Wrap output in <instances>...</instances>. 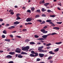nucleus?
Here are the masks:
<instances>
[{
    "instance_id": "nucleus-33",
    "label": "nucleus",
    "mask_w": 63,
    "mask_h": 63,
    "mask_svg": "<svg viewBox=\"0 0 63 63\" xmlns=\"http://www.w3.org/2000/svg\"><path fill=\"white\" fill-rule=\"evenodd\" d=\"M36 12H37L38 13H40V10H37L36 11Z\"/></svg>"
},
{
    "instance_id": "nucleus-25",
    "label": "nucleus",
    "mask_w": 63,
    "mask_h": 63,
    "mask_svg": "<svg viewBox=\"0 0 63 63\" xmlns=\"http://www.w3.org/2000/svg\"><path fill=\"white\" fill-rule=\"evenodd\" d=\"M51 45V43H48V44H47L46 45V46H47V47H48V46H50Z\"/></svg>"
},
{
    "instance_id": "nucleus-47",
    "label": "nucleus",
    "mask_w": 63,
    "mask_h": 63,
    "mask_svg": "<svg viewBox=\"0 0 63 63\" xmlns=\"http://www.w3.org/2000/svg\"><path fill=\"white\" fill-rule=\"evenodd\" d=\"M10 37H11V38H13L14 37V36H13V35L12 34H11L10 35Z\"/></svg>"
},
{
    "instance_id": "nucleus-28",
    "label": "nucleus",
    "mask_w": 63,
    "mask_h": 63,
    "mask_svg": "<svg viewBox=\"0 0 63 63\" xmlns=\"http://www.w3.org/2000/svg\"><path fill=\"white\" fill-rule=\"evenodd\" d=\"M34 54H35V56H38V53H35Z\"/></svg>"
},
{
    "instance_id": "nucleus-10",
    "label": "nucleus",
    "mask_w": 63,
    "mask_h": 63,
    "mask_svg": "<svg viewBox=\"0 0 63 63\" xmlns=\"http://www.w3.org/2000/svg\"><path fill=\"white\" fill-rule=\"evenodd\" d=\"M56 16L55 15H50V17H54Z\"/></svg>"
},
{
    "instance_id": "nucleus-44",
    "label": "nucleus",
    "mask_w": 63,
    "mask_h": 63,
    "mask_svg": "<svg viewBox=\"0 0 63 63\" xmlns=\"http://www.w3.org/2000/svg\"><path fill=\"white\" fill-rule=\"evenodd\" d=\"M37 21H39L40 22H42V20H37Z\"/></svg>"
},
{
    "instance_id": "nucleus-61",
    "label": "nucleus",
    "mask_w": 63,
    "mask_h": 63,
    "mask_svg": "<svg viewBox=\"0 0 63 63\" xmlns=\"http://www.w3.org/2000/svg\"><path fill=\"white\" fill-rule=\"evenodd\" d=\"M43 16H46V15L45 14H43L42 15Z\"/></svg>"
},
{
    "instance_id": "nucleus-37",
    "label": "nucleus",
    "mask_w": 63,
    "mask_h": 63,
    "mask_svg": "<svg viewBox=\"0 0 63 63\" xmlns=\"http://www.w3.org/2000/svg\"><path fill=\"white\" fill-rule=\"evenodd\" d=\"M17 17V18L16 19L17 20H18V19H20V17Z\"/></svg>"
},
{
    "instance_id": "nucleus-7",
    "label": "nucleus",
    "mask_w": 63,
    "mask_h": 63,
    "mask_svg": "<svg viewBox=\"0 0 63 63\" xmlns=\"http://www.w3.org/2000/svg\"><path fill=\"white\" fill-rule=\"evenodd\" d=\"M39 55L40 57H43L44 56V54L40 53L39 54Z\"/></svg>"
},
{
    "instance_id": "nucleus-56",
    "label": "nucleus",
    "mask_w": 63,
    "mask_h": 63,
    "mask_svg": "<svg viewBox=\"0 0 63 63\" xmlns=\"http://www.w3.org/2000/svg\"><path fill=\"white\" fill-rule=\"evenodd\" d=\"M41 42H38L37 43V44H38V45H40V44H41Z\"/></svg>"
},
{
    "instance_id": "nucleus-35",
    "label": "nucleus",
    "mask_w": 63,
    "mask_h": 63,
    "mask_svg": "<svg viewBox=\"0 0 63 63\" xmlns=\"http://www.w3.org/2000/svg\"><path fill=\"white\" fill-rule=\"evenodd\" d=\"M34 37L36 38H39V36L37 35H36L34 36Z\"/></svg>"
},
{
    "instance_id": "nucleus-48",
    "label": "nucleus",
    "mask_w": 63,
    "mask_h": 63,
    "mask_svg": "<svg viewBox=\"0 0 63 63\" xmlns=\"http://www.w3.org/2000/svg\"><path fill=\"white\" fill-rule=\"evenodd\" d=\"M47 12H48V13H50V12H52L51 11V10H47Z\"/></svg>"
},
{
    "instance_id": "nucleus-42",
    "label": "nucleus",
    "mask_w": 63,
    "mask_h": 63,
    "mask_svg": "<svg viewBox=\"0 0 63 63\" xmlns=\"http://www.w3.org/2000/svg\"><path fill=\"white\" fill-rule=\"evenodd\" d=\"M16 37H17V38H21V36H16Z\"/></svg>"
},
{
    "instance_id": "nucleus-20",
    "label": "nucleus",
    "mask_w": 63,
    "mask_h": 63,
    "mask_svg": "<svg viewBox=\"0 0 63 63\" xmlns=\"http://www.w3.org/2000/svg\"><path fill=\"white\" fill-rule=\"evenodd\" d=\"M50 24L52 25V26H55V25H54L52 22H50Z\"/></svg>"
},
{
    "instance_id": "nucleus-43",
    "label": "nucleus",
    "mask_w": 63,
    "mask_h": 63,
    "mask_svg": "<svg viewBox=\"0 0 63 63\" xmlns=\"http://www.w3.org/2000/svg\"><path fill=\"white\" fill-rule=\"evenodd\" d=\"M40 16L39 15H37L35 16V17H39Z\"/></svg>"
},
{
    "instance_id": "nucleus-30",
    "label": "nucleus",
    "mask_w": 63,
    "mask_h": 63,
    "mask_svg": "<svg viewBox=\"0 0 63 63\" xmlns=\"http://www.w3.org/2000/svg\"><path fill=\"white\" fill-rule=\"evenodd\" d=\"M10 26V24H6L5 25V26L6 27H8L9 26Z\"/></svg>"
},
{
    "instance_id": "nucleus-41",
    "label": "nucleus",
    "mask_w": 63,
    "mask_h": 63,
    "mask_svg": "<svg viewBox=\"0 0 63 63\" xmlns=\"http://www.w3.org/2000/svg\"><path fill=\"white\" fill-rule=\"evenodd\" d=\"M5 35H2V38H5Z\"/></svg>"
},
{
    "instance_id": "nucleus-22",
    "label": "nucleus",
    "mask_w": 63,
    "mask_h": 63,
    "mask_svg": "<svg viewBox=\"0 0 63 63\" xmlns=\"http://www.w3.org/2000/svg\"><path fill=\"white\" fill-rule=\"evenodd\" d=\"M41 32H43V33H44V32L45 31V29H42L41 30Z\"/></svg>"
},
{
    "instance_id": "nucleus-53",
    "label": "nucleus",
    "mask_w": 63,
    "mask_h": 63,
    "mask_svg": "<svg viewBox=\"0 0 63 63\" xmlns=\"http://www.w3.org/2000/svg\"><path fill=\"white\" fill-rule=\"evenodd\" d=\"M8 63H14V62L13 61H10L8 62Z\"/></svg>"
},
{
    "instance_id": "nucleus-52",
    "label": "nucleus",
    "mask_w": 63,
    "mask_h": 63,
    "mask_svg": "<svg viewBox=\"0 0 63 63\" xmlns=\"http://www.w3.org/2000/svg\"><path fill=\"white\" fill-rule=\"evenodd\" d=\"M47 28V26H46L44 27H43V28H44V29H46V28Z\"/></svg>"
},
{
    "instance_id": "nucleus-34",
    "label": "nucleus",
    "mask_w": 63,
    "mask_h": 63,
    "mask_svg": "<svg viewBox=\"0 0 63 63\" xmlns=\"http://www.w3.org/2000/svg\"><path fill=\"white\" fill-rule=\"evenodd\" d=\"M62 23V22H57V24H61V23Z\"/></svg>"
},
{
    "instance_id": "nucleus-5",
    "label": "nucleus",
    "mask_w": 63,
    "mask_h": 63,
    "mask_svg": "<svg viewBox=\"0 0 63 63\" xmlns=\"http://www.w3.org/2000/svg\"><path fill=\"white\" fill-rule=\"evenodd\" d=\"M48 35H49V34H48L47 35H45L43 36H42V38H44V39H46V38H47V36H48Z\"/></svg>"
},
{
    "instance_id": "nucleus-14",
    "label": "nucleus",
    "mask_w": 63,
    "mask_h": 63,
    "mask_svg": "<svg viewBox=\"0 0 63 63\" xmlns=\"http://www.w3.org/2000/svg\"><path fill=\"white\" fill-rule=\"evenodd\" d=\"M49 53H50V54H55V53H53L51 51L49 52Z\"/></svg>"
},
{
    "instance_id": "nucleus-13",
    "label": "nucleus",
    "mask_w": 63,
    "mask_h": 63,
    "mask_svg": "<svg viewBox=\"0 0 63 63\" xmlns=\"http://www.w3.org/2000/svg\"><path fill=\"white\" fill-rule=\"evenodd\" d=\"M62 43V42H56L55 43V44H56L57 45H60V44H61Z\"/></svg>"
},
{
    "instance_id": "nucleus-19",
    "label": "nucleus",
    "mask_w": 63,
    "mask_h": 63,
    "mask_svg": "<svg viewBox=\"0 0 63 63\" xmlns=\"http://www.w3.org/2000/svg\"><path fill=\"white\" fill-rule=\"evenodd\" d=\"M59 48H57L56 49L54 50V51L55 52H57L59 51Z\"/></svg>"
},
{
    "instance_id": "nucleus-27",
    "label": "nucleus",
    "mask_w": 63,
    "mask_h": 63,
    "mask_svg": "<svg viewBox=\"0 0 63 63\" xmlns=\"http://www.w3.org/2000/svg\"><path fill=\"white\" fill-rule=\"evenodd\" d=\"M30 44L34 45L35 44V43L34 42H31L30 43Z\"/></svg>"
},
{
    "instance_id": "nucleus-40",
    "label": "nucleus",
    "mask_w": 63,
    "mask_h": 63,
    "mask_svg": "<svg viewBox=\"0 0 63 63\" xmlns=\"http://www.w3.org/2000/svg\"><path fill=\"white\" fill-rule=\"evenodd\" d=\"M47 31H44L43 33H44V34H46V33H47Z\"/></svg>"
},
{
    "instance_id": "nucleus-57",
    "label": "nucleus",
    "mask_w": 63,
    "mask_h": 63,
    "mask_svg": "<svg viewBox=\"0 0 63 63\" xmlns=\"http://www.w3.org/2000/svg\"><path fill=\"white\" fill-rule=\"evenodd\" d=\"M45 22H46L45 21H43L42 22V24H44V23H45Z\"/></svg>"
},
{
    "instance_id": "nucleus-2",
    "label": "nucleus",
    "mask_w": 63,
    "mask_h": 63,
    "mask_svg": "<svg viewBox=\"0 0 63 63\" xmlns=\"http://www.w3.org/2000/svg\"><path fill=\"white\" fill-rule=\"evenodd\" d=\"M29 49V47L27 46L26 47H22V50H28Z\"/></svg>"
},
{
    "instance_id": "nucleus-8",
    "label": "nucleus",
    "mask_w": 63,
    "mask_h": 63,
    "mask_svg": "<svg viewBox=\"0 0 63 63\" xmlns=\"http://www.w3.org/2000/svg\"><path fill=\"white\" fill-rule=\"evenodd\" d=\"M51 21L52 20L50 19L47 20H46V22H49V23L50 24V22H52Z\"/></svg>"
},
{
    "instance_id": "nucleus-4",
    "label": "nucleus",
    "mask_w": 63,
    "mask_h": 63,
    "mask_svg": "<svg viewBox=\"0 0 63 63\" xmlns=\"http://www.w3.org/2000/svg\"><path fill=\"white\" fill-rule=\"evenodd\" d=\"M33 19L31 17V18H27L26 20V21H27V22H28L29 21H32V19Z\"/></svg>"
},
{
    "instance_id": "nucleus-62",
    "label": "nucleus",
    "mask_w": 63,
    "mask_h": 63,
    "mask_svg": "<svg viewBox=\"0 0 63 63\" xmlns=\"http://www.w3.org/2000/svg\"><path fill=\"white\" fill-rule=\"evenodd\" d=\"M4 52L3 51L0 50V53H2V52Z\"/></svg>"
},
{
    "instance_id": "nucleus-26",
    "label": "nucleus",
    "mask_w": 63,
    "mask_h": 63,
    "mask_svg": "<svg viewBox=\"0 0 63 63\" xmlns=\"http://www.w3.org/2000/svg\"><path fill=\"white\" fill-rule=\"evenodd\" d=\"M18 58H22L23 57L21 55H19L18 56Z\"/></svg>"
},
{
    "instance_id": "nucleus-50",
    "label": "nucleus",
    "mask_w": 63,
    "mask_h": 63,
    "mask_svg": "<svg viewBox=\"0 0 63 63\" xmlns=\"http://www.w3.org/2000/svg\"><path fill=\"white\" fill-rule=\"evenodd\" d=\"M10 14H11V15H13L14 14V12H11Z\"/></svg>"
},
{
    "instance_id": "nucleus-12",
    "label": "nucleus",
    "mask_w": 63,
    "mask_h": 63,
    "mask_svg": "<svg viewBox=\"0 0 63 63\" xmlns=\"http://www.w3.org/2000/svg\"><path fill=\"white\" fill-rule=\"evenodd\" d=\"M29 41H30V39H26L25 40V43H27L28 42H29Z\"/></svg>"
},
{
    "instance_id": "nucleus-54",
    "label": "nucleus",
    "mask_w": 63,
    "mask_h": 63,
    "mask_svg": "<svg viewBox=\"0 0 63 63\" xmlns=\"http://www.w3.org/2000/svg\"><path fill=\"white\" fill-rule=\"evenodd\" d=\"M40 60H40V59L38 58L37 59V61H40Z\"/></svg>"
},
{
    "instance_id": "nucleus-1",
    "label": "nucleus",
    "mask_w": 63,
    "mask_h": 63,
    "mask_svg": "<svg viewBox=\"0 0 63 63\" xmlns=\"http://www.w3.org/2000/svg\"><path fill=\"white\" fill-rule=\"evenodd\" d=\"M44 47V46L39 47L38 48V50L40 52H47V50H45L42 49V48Z\"/></svg>"
},
{
    "instance_id": "nucleus-59",
    "label": "nucleus",
    "mask_w": 63,
    "mask_h": 63,
    "mask_svg": "<svg viewBox=\"0 0 63 63\" xmlns=\"http://www.w3.org/2000/svg\"><path fill=\"white\" fill-rule=\"evenodd\" d=\"M3 21V19L1 18L0 19V21L2 22V21Z\"/></svg>"
},
{
    "instance_id": "nucleus-39",
    "label": "nucleus",
    "mask_w": 63,
    "mask_h": 63,
    "mask_svg": "<svg viewBox=\"0 0 63 63\" xmlns=\"http://www.w3.org/2000/svg\"><path fill=\"white\" fill-rule=\"evenodd\" d=\"M9 12H10V13H11L12 12H13V10H9Z\"/></svg>"
},
{
    "instance_id": "nucleus-9",
    "label": "nucleus",
    "mask_w": 63,
    "mask_h": 63,
    "mask_svg": "<svg viewBox=\"0 0 63 63\" xmlns=\"http://www.w3.org/2000/svg\"><path fill=\"white\" fill-rule=\"evenodd\" d=\"M20 23V22H18L17 21H16L13 23L14 24H19V23Z\"/></svg>"
},
{
    "instance_id": "nucleus-38",
    "label": "nucleus",
    "mask_w": 63,
    "mask_h": 63,
    "mask_svg": "<svg viewBox=\"0 0 63 63\" xmlns=\"http://www.w3.org/2000/svg\"><path fill=\"white\" fill-rule=\"evenodd\" d=\"M52 59V57L51 56L49 57L48 58V59L50 60Z\"/></svg>"
},
{
    "instance_id": "nucleus-18",
    "label": "nucleus",
    "mask_w": 63,
    "mask_h": 63,
    "mask_svg": "<svg viewBox=\"0 0 63 63\" xmlns=\"http://www.w3.org/2000/svg\"><path fill=\"white\" fill-rule=\"evenodd\" d=\"M49 35H56V34H57V33H52V34H49Z\"/></svg>"
},
{
    "instance_id": "nucleus-51",
    "label": "nucleus",
    "mask_w": 63,
    "mask_h": 63,
    "mask_svg": "<svg viewBox=\"0 0 63 63\" xmlns=\"http://www.w3.org/2000/svg\"><path fill=\"white\" fill-rule=\"evenodd\" d=\"M42 4H44L45 3V0H43L42 2Z\"/></svg>"
},
{
    "instance_id": "nucleus-49",
    "label": "nucleus",
    "mask_w": 63,
    "mask_h": 63,
    "mask_svg": "<svg viewBox=\"0 0 63 63\" xmlns=\"http://www.w3.org/2000/svg\"><path fill=\"white\" fill-rule=\"evenodd\" d=\"M11 27V29H13V28H15V27L14 26H12Z\"/></svg>"
},
{
    "instance_id": "nucleus-55",
    "label": "nucleus",
    "mask_w": 63,
    "mask_h": 63,
    "mask_svg": "<svg viewBox=\"0 0 63 63\" xmlns=\"http://www.w3.org/2000/svg\"><path fill=\"white\" fill-rule=\"evenodd\" d=\"M34 9H35V8H34L33 7L31 8V10H32V11H34Z\"/></svg>"
},
{
    "instance_id": "nucleus-32",
    "label": "nucleus",
    "mask_w": 63,
    "mask_h": 63,
    "mask_svg": "<svg viewBox=\"0 0 63 63\" xmlns=\"http://www.w3.org/2000/svg\"><path fill=\"white\" fill-rule=\"evenodd\" d=\"M20 15L19 14H17L16 15V17H19V16H20Z\"/></svg>"
},
{
    "instance_id": "nucleus-63",
    "label": "nucleus",
    "mask_w": 63,
    "mask_h": 63,
    "mask_svg": "<svg viewBox=\"0 0 63 63\" xmlns=\"http://www.w3.org/2000/svg\"><path fill=\"white\" fill-rule=\"evenodd\" d=\"M28 24H32V23L31 22H29L28 23Z\"/></svg>"
},
{
    "instance_id": "nucleus-15",
    "label": "nucleus",
    "mask_w": 63,
    "mask_h": 63,
    "mask_svg": "<svg viewBox=\"0 0 63 63\" xmlns=\"http://www.w3.org/2000/svg\"><path fill=\"white\" fill-rule=\"evenodd\" d=\"M30 56H31V57H35V55L32 54H31L30 55Z\"/></svg>"
},
{
    "instance_id": "nucleus-24",
    "label": "nucleus",
    "mask_w": 63,
    "mask_h": 63,
    "mask_svg": "<svg viewBox=\"0 0 63 63\" xmlns=\"http://www.w3.org/2000/svg\"><path fill=\"white\" fill-rule=\"evenodd\" d=\"M37 40H44V39L43 38H39L38 39H37Z\"/></svg>"
},
{
    "instance_id": "nucleus-60",
    "label": "nucleus",
    "mask_w": 63,
    "mask_h": 63,
    "mask_svg": "<svg viewBox=\"0 0 63 63\" xmlns=\"http://www.w3.org/2000/svg\"><path fill=\"white\" fill-rule=\"evenodd\" d=\"M51 47L49 46L48 47H47V49H49V48H50Z\"/></svg>"
},
{
    "instance_id": "nucleus-16",
    "label": "nucleus",
    "mask_w": 63,
    "mask_h": 63,
    "mask_svg": "<svg viewBox=\"0 0 63 63\" xmlns=\"http://www.w3.org/2000/svg\"><path fill=\"white\" fill-rule=\"evenodd\" d=\"M15 53L14 52H11L9 53V54H11V55H13V54H14Z\"/></svg>"
},
{
    "instance_id": "nucleus-6",
    "label": "nucleus",
    "mask_w": 63,
    "mask_h": 63,
    "mask_svg": "<svg viewBox=\"0 0 63 63\" xmlns=\"http://www.w3.org/2000/svg\"><path fill=\"white\" fill-rule=\"evenodd\" d=\"M6 58H8L9 59H10L11 58H12V56L10 55H8L6 56Z\"/></svg>"
},
{
    "instance_id": "nucleus-3",
    "label": "nucleus",
    "mask_w": 63,
    "mask_h": 63,
    "mask_svg": "<svg viewBox=\"0 0 63 63\" xmlns=\"http://www.w3.org/2000/svg\"><path fill=\"white\" fill-rule=\"evenodd\" d=\"M17 50H16L15 51L16 52H17V53H21V49L19 48H17L16 49Z\"/></svg>"
},
{
    "instance_id": "nucleus-64",
    "label": "nucleus",
    "mask_w": 63,
    "mask_h": 63,
    "mask_svg": "<svg viewBox=\"0 0 63 63\" xmlns=\"http://www.w3.org/2000/svg\"><path fill=\"white\" fill-rule=\"evenodd\" d=\"M57 9L59 10H61V9L59 7H57Z\"/></svg>"
},
{
    "instance_id": "nucleus-21",
    "label": "nucleus",
    "mask_w": 63,
    "mask_h": 63,
    "mask_svg": "<svg viewBox=\"0 0 63 63\" xmlns=\"http://www.w3.org/2000/svg\"><path fill=\"white\" fill-rule=\"evenodd\" d=\"M5 41H7V42H10V40L7 39H6L5 40Z\"/></svg>"
},
{
    "instance_id": "nucleus-23",
    "label": "nucleus",
    "mask_w": 63,
    "mask_h": 63,
    "mask_svg": "<svg viewBox=\"0 0 63 63\" xmlns=\"http://www.w3.org/2000/svg\"><path fill=\"white\" fill-rule=\"evenodd\" d=\"M41 10L42 12H45V11H47V10L45 9L44 8H42Z\"/></svg>"
},
{
    "instance_id": "nucleus-17",
    "label": "nucleus",
    "mask_w": 63,
    "mask_h": 63,
    "mask_svg": "<svg viewBox=\"0 0 63 63\" xmlns=\"http://www.w3.org/2000/svg\"><path fill=\"white\" fill-rule=\"evenodd\" d=\"M21 54H27V53H26L24 52H22L21 53Z\"/></svg>"
},
{
    "instance_id": "nucleus-29",
    "label": "nucleus",
    "mask_w": 63,
    "mask_h": 63,
    "mask_svg": "<svg viewBox=\"0 0 63 63\" xmlns=\"http://www.w3.org/2000/svg\"><path fill=\"white\" fill-rule=\"evenodd\" d=\"M3 33L4 34H7V32L6 31V30H4L3 32Z\"/></svg>"
},
{
    "instance_id": "nucleus-46",
    "label": "nucleus",
    "mask_w": 63,
    "mask_h": 63,
    "mask_svg": "<svg viewBox=\"0 0 63 63\" xmlns=\"http://www.w3.org/2000/svg\"><path fill=\"white\" fill-rule=\"evenodd\" d=\"M27 12H28L29 13H31V10H28L27 11Z\"/></svg>"
},
{
    "instance_id": "nucleus-11",
    "label": "nucleus",
    "mask_w": 63,
    "mask_h": 63,
    "mask_svg": "<svg viewBox=\"0 0 63 63\" xmlns=\"http://www.w3.org/2000/svg\"><path fill=\"white\" fill-rule=\"evenodd\" d=\"M49 4V3H46L45 4H44V5L46 7H47V5H48Z\"/></svg>"
},
{
    "instance_id": "nucleus-45",
    "label": "nucleus",
    "mask_w": 63,
    "mask_h": 63,
    "mask_svg": "<svg viewBox=\"0 0 63 63\" xmlns=\"http://www.w3.org/2000/svg\"><path fill=\"white\" fill-rule=\"evenodd\" d=\"M49 62H50V63H52L53 62V61H52L51 60L49 61Z\"/></svg>"
},
{
    "instance_id": "nucleus-58",
    "label": "nucleus",
    "mask_w": 63,
    "mask_h": 63,
    "mask_svg": "<svg viewBox=\"0 0 63 63\" xmlns=\"http://www.w3.org/2000/svg\"><path fill=\"white\" fill-rule=\"evenodd\" d=\"M23 31H27V30H26V29H23Z\"/></svg>"
},
{
    "instance_id": "nucleus-36",
    "label": "nucleus",
    "mask_w": 63,
    "mask_h": 63,
    "mask_svg": "<svg viewBox=\"0 0 63 63\" xmlns=\"http://www.w3.org/2000/svg\"><path fill=\"white\" fill-rule=\"evenodd\" d=\"M56 28V30H59V27H56L55 28Z\"/></svg>"
},
{
    "instance_id": "nucleus-31",
    "label": "nucleus",
    "mask_w": 63,
    "mask_h": 63,
    "mask_svg": "<svg viewBox=\"0 0 63 63\" xmlns=\"http://www.w3.org/2000/svg\"><path fill=\"white\" fill-rule=\"evenodd\" d=\"M31 53H32V54H35V52L34 51H31Z\"/></svg>"
}]
</instances>
